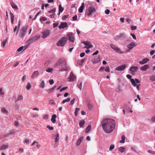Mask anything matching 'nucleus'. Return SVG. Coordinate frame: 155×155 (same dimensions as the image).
I'll list each match as a JSON object with an SVG mask.
<instances>
[{"label":"nucleus","instance_id":"3c124183","mask_svg":"<svg viewBox=\"0 0 155 155\" xmlns=\"http://www.w3.org/2000/svg\"><path fill=\"white\" fill-rule=\"evenodd\" d=\"M7 38L5 41H3L2 43V45L3 48H4L6 44V43L7 41Z\"/></svg>","mask_w":155,"mask_h":155},{"label":"nucleus","instance_id":"9d476101","mask_svg":"<svg viewBox=\"0 0 155 155\" xmlns=\"http://www.w3.org/2000/svg\"><path fill=\"white\" fill-rule=\"evenodd\" d=\"M35 41L34 38H33V37H31V38L29 39L28 41H27V42H28V45L27 46H24V47L25 48V49H24V50L26 49L28 46L29 45L30 43H32L33 42H34Z\"/></svg>","mask_w":155,"mask_h":155},{"label":"nucleus","instance_id":"39448f33","mask_svg":"<svg viewBox=\"0 0 155 155\" xmlns=\"http://www.w3.org/2000/svg\"><path fill=\"white\" fill-rule=\"evenodd\" d=\"M27 27H23L21 30L19 34V37L21 38H23L25 35L27 31Z\"/></svg>","mask_w":155,"mask_h":155},{"label":"nucleus","instance_id":"412c9836","mask_svg":"<svg viewBox=\"0 0 155 155\" xmlns=\"http://www.w3.org/2000/svg\"><path fill=\"white\" fill-rule=\"evenodd\" d=\"M8 145L3 144L0 147V150H4L8 149Z\"/></svg>","mask_w":155,"mask_h":155},{"label":"nucleus","instance_id":"0e129e2a","mask_svg":"<svg viewBox=\"0 0 155 155\" xmlns=\"http://www.w3.org/2000/svg\"><path fill=\"white\" fill-rule=\"evenodd\" d=\"M75 100V99H73V100H72L71 101L70 104L71 105H73L74 104V102Z\"/></svg>","mask_w":155,"mask_h":155},{"label":"nucleus","instance_id":"b1692460","mask_svg":"<svg viewBox=\"0 0 155 155\" xmlns=\"http://www.w3.org/2000/svg\"><path fill=\"white\" fill-rule=\"evenodd\" d=\"M83 139V137H80L79 139L78 140L77 143H76V145L77 146H79L81 143L82 142Z\"/></svg>","mask_w":155,"mask_h":155},{"label":"nucleus","instance_id":"774afa93","mask_svg":"<svg viewBox=\"0 0 155 155\" xmlns=\"http://www.w3.org/2000/svg\"><path fill=\"white\" fill-rule=\"evenodd\" d=\"M59 24L58 23H54L53 24V26L54 27V28H55L56 27H57L58 25Z\"/></svg>","mask_w":155,"mask_h":155},{"label":"nucleus","instance_id":"052dcab7","mask_svg":"<svg viewBox=\"0 0 155 155\" xmlns=\"http://www.w3.org/2000/svg\"><path fill=\"white\" fill-rule=\"evenodd\" d=\"M105 71L106 72H109L110 71V70L109 69V67L108 66L106 67L105 69Z\"/></svg>","mask_w":155,"mask_h":155},{"label":"nucleus","instance_id":"4be33fe9","mask_svg":"<svg viewBox=\"0 0 155 155\" xmlns=\"http://www.w3.org/2000/svg\"><path fill=\"white\" fill-rule=\"evenodd\" d=\"M56 117H57L56 115L55 114H54L51 117V121L54 124L56 123Z\"/></svg>","mask_w":155,"mask_h":155},{"label":"nucleus","instance_id":"8fccbe9b","mask_svg":"<svg viewBox=\"0 0 155 155\" xmlns=\"http://www.w3.org/2000/svg\"><path fill=\"white\" fill-rule=\"evenodd\" d=\"M68 16L69 15H64L62 16V20H65L66 18H67L68 17Z\"/></svg>","mask_w":155,"mask_h":155},{"label":"nucleus","instance_id":"4468645a","mask_svg":"<svg viewBox=\"0 0 155 155\" xmlns=\"http://www.w3.org/2000/svg\"><path fill=\"white\" fill-rule=\"evenodd\" d=\"M39 74V73L38 71H34L32 75L31 76V78L34 79L35 78L37 77Z\"/></svg>","mask_w":155,"mask_h":155},{"label":"nucleus","instance_id":"603ef678","mask_svg":"<svg viewBox=\"0 0 155 155\" xmlns=\"http://www.w3.org/2000/svg\"><path fill=\"white\" fill-rule=\"evenodd\" d=\"M114 147H115V146L114 145H113V144L111 145L110 146V147L109 148L110 150L111 151V150H113L114 148Z\"/></svg>","mask_w":155,"mask_h":155},{"label":"nucleus","instance_id":"e433bc0d","mask_svg":"<svg viewBox=\"0 0 155 155\" xmlns=\"http://www.w3.org/2000/svg\"><path fill=\"white\" fill-rule=\"evenodd\" d=\"M150 80L152 81H155V76H151L150 77Z\"/></svg>","mask_w":155,"mask_h":155},{"label":"nucleus","instance_id":"393cba45","mask_svg":"<svg viewBox=\"0 0 155 155\" xmlns=\"http://www.w3.org/2000/svg\"><path fill=\"white\" fill-rule=\"evenodd\" d=\"M10 15L11 22L13 24L14 23V14L11 12H10Z\"/></svg>","mask_w":155,"mask_h":155},{"label":"nucleus","instance_id":"1a4fd4ad","mask_svg":"<svg viewBox=\"0 0 155 155\" xmlns=\"http://www.w3.org/2000/svg\"><path fill=\"white\" fill-rule=\"evenodd\" d=\"M61 61H57L54 65V68L60 69H61Z\"/></svg>","mask_w":155,"mask_h":155},{"label":"nucleus","instance_id":"37998d69","mask_svg":"<svg viewBox=\"0 0 155 155\" xmlns=\"http://www.w3.org/2000/svg\"><path fill=\"white\" fill-rule=\"evenodd\" d=\"M40 36L39 35H36L33 37L34 38V40L35 41L38 40L40 38Z\"/></svg>","mask_w":155,"mask_h":155},{"label":"nucleus","instance_id":"a19ab883","mask_svg":"<svg viewBox=\"0 0 155 155\" xmlns=\"http://www.w3.org/2000/svg\"><path fill=\"white\" fill-rule=\"evenodd\" d=\"M80 109L78 108H76L75 111L74 112L75 115L77 116L78 114V112L80 110Z\"/></svg>","mask_w":155,"mask_h":155},{"label":"nucleus","instance_id":"c03bdc74","mask_svg":"<svg viewBox=\"0 0 155 155\" xmlns=\"http://www.w3.org/2000/svg\"><path fill=\"white\" fill-rule=\"evenodd\" d=\"M70 100H71L70 98L69 97H68L67 99L63 100L62 101V103H63L64 104L65 102H68L70 101Z\"/></svg>","mask_w":155,"mask_h":155},{"label":"nucleus","instance_id":"6e6d98bb","mask_svg":"<svg viewBox=\"0 0 155 155\" xmlns=\"http://www.w3.org/2000/svg\"><path fill=\"white\" fill-rule=\"evenodd\" d=\"M47 128H48V129L50 130H52L54 129L53 127H51L49 125L47 126Z\"/></svg>","mask_w":155,"mask_h":155},{"label":"nucleus","instance_id":"ea45409f","mask_svg":"<svg viewBox=\"0 0 155 155\" xmlns=\"http://www.w3.org/2000/svg\"><path fill=\"white\" fill-rule=\"evenodd\" d=\"M11 5L12 8H15V9H17L18 7L13 2H12L11 3Z\"/></svg>","mask_w":155,"mask_h":155},{"label":"nucleus","instance_id":"9b49d317","mask_svg":"<svg viewBox=\"0 0 155 155\" xmlns=\"http://www.w3.org/2000/svg\"><path fill=\"white\" fill-rule=\"evenodd\" d=\"M137 45V44L136 43L131 42L128 45L127 47L129 49V50H131Z\"/></svg>","mask_w":155,"mask_h":155},{"label":"nucleus","instance_id":"ddd939ff","mask_svg":"<svg viewBox=\"0 0 155 155\" xmlns=\"http://www.w3.org/2000/svg\"><path fill=\"white\" fill-rule=\"evenodd\" d=\"M126 66L125 64L122 65L117 67L116 70L118 71H122L124 70Z\"/></svg>","mask_w":155,"mask_h":155},{"label":"nucleus","instance_id":"c756f323","mask_svg":"<svg viewBox=\"0 0 155 155\" xmlns=\"http://www.w3.org/2000/svg\"><path fill=\"white\" fill-rule=\"evenodd\" d=\"M126 150L125 148L122 147L119 148L118 150L121 153L124 152Z\"/></svg>","mask_w":155,"mask_h":155},{"label":"nucleus","instance_id":"5fc2aeb1","mask_svg":"<svg viewBox=\"0 0 155 155\" xmlns=\"http://www.w3.org/2000/svg\"><path fill=\"white\" fill-rule=\"evenodd\" d=\"M43 118L45 120H47L48 118V115L45 114L43 116Z\"/></svg>","mask_w":155,"mask_h":155},{"label":"nucleus","instance_id":"c9c22d12","mask_svg":"<svg viewBox=\"0 0 155 155\" xmlns=\"http://www.w3.org/2000/svg\"><path fill=\"white\" fill-rule=\"evenodd\" d=\"M23 99V97L22 96V95H19L17 98L16 101L15 102H16L17 101H19L20 100H21Z\"/></svg>","mask_w":155,"mask_h":155},{"label":"nucleus","instance_id":"e2e57ef3","mask_svg":"<svg viewBox=\"0 0 155 155\" xmlns=\"http://www.w3.org/2000/svg\"><path fill=\"white\" fill-rule=\"evenodd\" d=\"M49 82L50 85L54 83V80L53 79L50 80Z\"/></svg>","mask_w":155,"mask_h":155},{"label":"nucleus","instance_id":"7c9ffc66","mask_svg":"<svg viewBox=\"0 0 155 155\" xmlns=\"http://www.w3.org/2000/svg\"><path fill=\"white\" fill-rule=\"evenodd\" d=\"M1 110H2V112L3 113H4V114H6L7 115H8V111L7 110H6L5 109V108L3 107L2 109Z\"/></svg>","mask_w":155,"mask_h":155},{"label":"nucleus","instance_id":"49530a36","mask_svg":"<svg viewBox=\"0 0 155 155\" xmlns=\"http://www.w3.org/2000/svg\"><path fill=\"white\" fill-rule=\"evenodd\" d=\"M49 104H52L54 105L56 104V103L53 100H51L49 101Z\"/></svg>","mask_w":155,"mask_h":155},{"label":"nucleus","instance_id":"2f4dec72","mask_svg":"<svg viewBox=\"0 0 155 155\" xmlns=\"http://www.w3.org/2000/svg\"><path fill=\"white\" fill-rule=\"evenodd\" d=\"M130 81L133 86L135 87L137 85L135 81L133 79H130Z\"/></svg>","mask_w":155,"mask_h":155},{"label":"nucleus","instance_id":"f03ea898","mask_svg":"<svg viewBox=\"0 0 155 155\" xmlns=\"http://www.w3.org/2000/svg\"><path fill=\"white\" fill-rule=\"evenodd\" d=\"M96 12V9L93 6H91L88 8L86 11V14L89 16H91Z\"/></svg>","mask_w":155,"mask_h":155},{"label":"nucleus","instance_id":"72a5a7b5","mask_svg":"<svg viewBox=\"0 0 155 155\" xmlns=\"http://www.w3.org/2000/svg\"><path fill=\"white\" fill-rule=\"evenodd\" d=\"M100 61L99 57L95 58L93 61V64H96L98 63Z\"/></svg>","mask_w":155,"mask_h":155},{"label":"nucleus","instance_id":"4c0bfd02","mask_svg":"<svg viewBox=\"0 0 155 155\" xmlns=\"http://www.w3.org/2000/svg\"><path fill=\"white\" fill-rule=\"evenodd\" d=\"M45 83L44 81H41V83L40 84V87L42 88H43L45 86Z\"/></svg>","mask_w":155,"mask_h":155},{"label":"nucleus","instance_id":"bf43d9fd","mask_svg":"<svg viewBox=\"0 0 155 155\" xmlns=\"http://www.w3.org/2000/svg\"><path fill=\"white\" fill-rule=\"evenodd\" d=\"M105 68H104V67H103V66H102V67H101V68H99V72H101V71H103L104 69Z\"/></svg>","mask_w":155,"mask_h":155},{"label":"nucleus","instance_id":"a878e982","mask_svg":"<svg viewBox=\"0 0 155 155\" xmlns=\"http://www.w3.org/2000/svg\"><path fill=\"white\" fill-rule=\"evenodd\" d=\"M59 12L58 15H59L60 14V13L62 12L64 10V8L62 7L61 5H59Z\"/></svg>","mask_w":155,"mask_h":155},{"label":"nucleus","instance_id":"0eeeda50","mask_svg":"<svg viewBox=\"0 0 155 155\" xmlns=\"http://www.w3.org/2000/svg\"><path fill=\"white\" fill-rule=\"evenodd\" d=\"M42 38H45L49 36L50 33V30L47 29L45 30L42 32Z\"/></svg>","mask_w":155,"mask_h":155},{"label":"nucleus","instance_id":"680f3d73","mask_svg":"<svg viewBox=\"0 0 155 155\" xmlns=\"http://www.w3.org/2000/svg\"><path fill=\"white\" fill-rule=\"evenodd\" d=\"M110 12V10L108 9H106L105 11V14L107 15L109 14Z\"/></svg>","mask_w":155,"mask_h":155},{"label":"nucleus","instance_id":"473e14b6","mask_svg":"<svg viewBox=\"0 0 155 155\" xmlns=\"http://www.w3.org/2000/svg\"><path fill=\"white\" fill-rule=\"evenodd\" d=\"M122 140H120V143H123L125 142V136L123 135L121 136Z\"/></svg>","mask_w":155,"mask_h":155},{"label":"nucleus","instance_id":"6ab92c4d","mask_svg":"<svg viewBox=\"0 0 155 155\" xmlns=\"http://www.w3.org/2000/svg\"><path fill=\"white\" fill-rule=\"evenodd\" d=\"M138 68L137 66H132L130 68V71L134 73L137 72Z\"/></svg>","mask_w":155,"mask_h":155},{"label":"nucleus","instance_id":"338daca9","mask_svg":"<svg viewBox=\"0 0 155 155\" xmlns=\"http://www.w3.org/2000/svg\"><path fill=\"white\" fill-rule=\"evenodd\" d=\"M155 52V50H154L151 51L150 52V54L152 55Z\"/></svg>","mask_w":155,"mask_h":155},{"label":"nucleus","instance_id":"4d7b16f0","mask_svg":"<svg viewBox=\"0 0 155 155\" xmlns=\"http://www.w3.org/2000/svg\"><path fill=\"white\" fill-rule=\"evenodd\" d=\"M24 48H25L23 46H21V47H20L19 48H18L17 49V51H18V52H20V51H21Z\"/></svg>","mask_w":155,"mask_h":155},{"label":"nucleus","instance_id":"f8f14e48","mask_svg":"<svg viewBox=\"0 0 155 155\" xmlns=\"http://www.w3.org/2000/svg\"><path fill=\"white\" fill-rule=\"evenodd\" d=\"M68 79H69L68 81H73L75 80L76 77L72 72L71 73Z\"/></svg>","mask_w":155,"mask_h":155},{"label":"nucleus","instance_id":"dca6fc26","mask_svg":"<svg viewBox=\"0 0 155 155\" xmlns=\"http://www.w3.org/2000/svg\"><path fill=\"white\" fill-rule=\"evenodd\" d=\"M68 37L69 40L71 42H74V38L73 36L71 33H69L68 34Z\"/></svg>","mask_w":155,"mask_h":155},{"label":"nucleus","instance_id":"09e8293b","mask_svg":"<svg viewBox=\"0 0 155 155\" xmlns=\"http://www.w3.org/2000/svg\"><path fill=\"white\" fill-rule=\"evenodd\" d=\"M51 61L50 60H47V61L45 63V64L46 65V66H48L49 64L51 63Z\"/></svg>","mask_w":155,"mask_h":155},{"label":"nucleus","instance_id":"20e7f679","mask_svg":"<svg viewBox=\"0 0 155 155\" xmlns=\"http://www.w3.org/2000/svg\"><path fill=\"white\" fill-rule=\"evenodd\" d=\"M67 40V38L66 37H64L57 43V45L58 46L62 47L65 45Z\"/></svg>","mask_w":155,"mask_h":155},{"label":"nucleus","instance_id":"79ce46f5","mask_svg":"<svg viewBox=\"0 0 155 155\" xmlns=\"http://www.w3.org/2000/svg\"><path fill=\"white\" fill-rule=\"evenodd\" d=\"M53 70V68H48L46 70V71L48 72H52Z\"/></svg>","mask_w":155,"mask_h":155},{"label":"nucleus","instance_id":"58836bf2","mask_svg":"<svg viewBox=\"0 0 155 155\" xmlns=\"http://www.w3.org/2000/svg\"><path fill=\"white\" fill-rule=\"evenodd\" d=\"M31 87V85L30 83H28L26 87V88L27 90H29Z\"/></svg>","mask_w":155,"mask_h":155},{"label":"nucleus","instance_id":"2eb2a0df","mask_svg":"<svg viewBox=\"0 0 155 155\" xmlns=\"http://www.w3.org/2000/svg\"><path fill=\"white\" fill-rule=\"evenodd\" d=\"M68 26L67 23L66 22H61L60 25L59 26V28L60 29L61 28H65L67 27Z\"/></svg>","mask_w":155,"mask_h":155},{"label":"nucleus","instance_id":"bb28decb","mask_svg":"<svg viewBox=\"0 0 155 155\" xmlns=\"http://www.w3.org/2000/svg\"><path fill=\"white\" fill-rule=\"evenodd\" d=\"M124 35V34H120L119 35L116 36V37L114 38V39L115 40H118L120 38L122 37Z\"/></svg>","mask_w":155,"mask_h":155},{"label":"nucleus","instance_id":"c85d7f7f","mask_svg":"<svg viewBox=\"0 0 155 155\" xmlns=\"http://www.w3.org/2000/svg\"><path fill=\"white\" fill-rule=\"evenodd\" d=\"M56 86H54V87L51 89L46 90V91L50 93V92H52L54 89L56 88Z\"/></svg>","mask_w":155,"mask_h":155},{"label":"nucleus","instance_id":"a211bd4d","mask_svg":"<svg viewBox=\"0 0 155 155\" xmlns=\"http://www.w3.org/2000/svg\"><path fill=\"white\" fill-rule=\"evenodd\" d=\"M55 137V138H54L55 142V143L58 142L59 141V134L58 133H57L56 134V135H54L52 136V137Z\"/></svg>","mask_w":155,"mask_h":155},{"label":"nucleus","instance_id":"7ed1b4c3","mask_svg":"<svg viewBox=\"0 0 155 155\" xmlns=\"http://www.w3.org/2000/svg\"><path fill=\"white\" fill-rule=\"evenodd\" d=\"M61 69L59 70V71H67L68 70L69 68L67 65L66 61L64 60H61Z\"/></svg>","mask_w":155,"mask_h":155},{"label":"nucleus","instance_id":"aec40b11","mask_svg":"<svg viewBox=\"0 0 155 155\" xmlns=\"http://www.w3.org/2000/svg\"><path fill=\"white\" fill-rule=\"evenodd\" d=\"M149 65L147 64L141 67L140 69L143 71H146L149 68Z\"/></svg>","mask_w":155,"mask_h":155},{"label":"nucleus","instance_id":"6e6552de","mask_svg":"<svg viewBox=\"0 0 155 155\" xmlns=\"http://www.w3.org/2000/svg\"><path fill=\"white\" fill-rule=\"evenodd\" d=\"M85 46L84 47L85 48L87 49L89 48L93 47L91 43V42L89 41H84L82 42Z\"/></svg>","mask_w":155,"mask_h":155},{"label":"nucleus","instance_id":"13d9d810","mask_svg":"<svg viewBox=\"0 0 155 155\" xmlns=\"http://www.w3.org/2000/svg\"><path fill=\"white\" fill-rule=\"evenodd\" d=\"M131 29V30H135L137 28V27L136 26H131L130 27Z\"/></svg>","mask_w":155,"mask_h":155},{"label":"nucleus","instance_id":"f257e3e1","mask_svg":"<svg viewBox=\"0 0 155 155\" xmlns=\"http://www.w3.org/2000/svg\"><path fill=\"white\" fill-rule=\"evenodd\" d=\"M102 128L107 133H111L115 128V121L110 118L104 119L102 122Z\"/></svg>","mask_w":155,"mask_h":155},{"label":"nucleus","instance_id":"423d86ee","mask_svg":"<svg viewBox=\"0 0 155 155\" xmlns=\"http://www.w3.org/2000/svg\"><path fill=\"white\" fill-rule=\"evenodd\" d=\"M110 46L111 48L113 49V50L117 53H118L119 54H123L124 53L123 51H121L120 49V48H119L117 47L114 45L113 44H111L110 45Z\"/></svg>","mask_w":155,"mask_h":155},{"label":"nucleus","instance_id":"f3484780","mask_svg":"<svg viewBox=\"0 0 155 155\" xmlns=\"http://www.w3.org/2000/svg\"><path fill=\"white\" fill-rule=\"evenodd\" d=\"M149 59L148 58H144L142 61H140L139 63L140 64H144L147 63L149 61Z\"/></svg>","mask_w":155,"mask_h":155},{"label":"nucleus","instance_id":"f704fd0d","mask_svg":"<svg viewBox=\"0 0 155 155\" xmlns=\"http://www.w3.org/2000/svg\"><path fill=\"white\" fill-rule=\"evenodd\" d=\"M91 125H89L86 129V132L87 133H88L91 130Z\"/></svg>","mask_w":155,"mask_h":155},{"label":"nucleus","instance_id":"864d4df0","mask_svg":"<svg viewBox=\"0 0 155 155\" xmlns=\"http://www.w3.org/2000/svg\"><path fill=\"white\" fill-rule=\"evenodd\" d=\"M56 11V8H54L52 9H51L49 11H48V12L50 13H54Z\"/></svg>","mask_w":155,"mask_h":155},{"label":"nucleus","instance_id":"69168bd1","mask_svg":"<svg viewBox=\"0 0 155 155\" xmlns=\"http://www.w3.org/2000/svg\"><path fill=\"white\" fill-rule=\"evenodd\" d=\"M73 20V21L76 20L77 19V15H75L74 16H73L72 17Z\"/></svg>","mask_w":155,"mask_h":155},{"label":"nucleus","instance_id":"cd10ccee","mask_svg":"<svg viewBox=\"0 0 155 155\" xmlns=\"http://www.w3.org/2000/svg\"><path fill=\"white\" fill-rule=\"evenodd\" d=\"M85 122L84 120H81L79 122V126L80 127H82L84 125Z\"/></svg>","mask_w":155,"mask_h":155},{"label":"nucleus","instance_id":"de8ad7c7","mask_svg":"<svg viewBox=\"0 0 155 155\" xmlns=\"http://www.w3.org/2000/svg\"><path fill=\"white\" fill-rule=\"evenodd\" d=\"M150 121L151 122H155V116H153V117H152L150 119Z\"/></svg>","mask_w":155,"mask_h":155},{"label":"nucleus","instance_id":"5701e85b","mask_svg":"<svg viewBox=\"0 0 155 155\" xmlns=\"http://www.w3.org/2000/svg\"><path fill=\"white\" fill-rule=\"evenodd\" d=\"M84 8V3H82L81 6L78 9V12L80 13H82L83 10Z\"/></svg>","mask_w":155,"mask_h":155},{"label":"nucleus","instance_id":"a18cd8bd","mask_svg":"<svg viewBox=\"0 0 155 155\" xmlns=\"http://www.w3.org/2000/svg\"><path fill=\"white\" fill-rule=\"evenodd\" d=\"M47 20V18L45 17H42L40 19V21L41 22Z\"/></svg>","mask_w":155,"mask_h":155}]
</instances>
